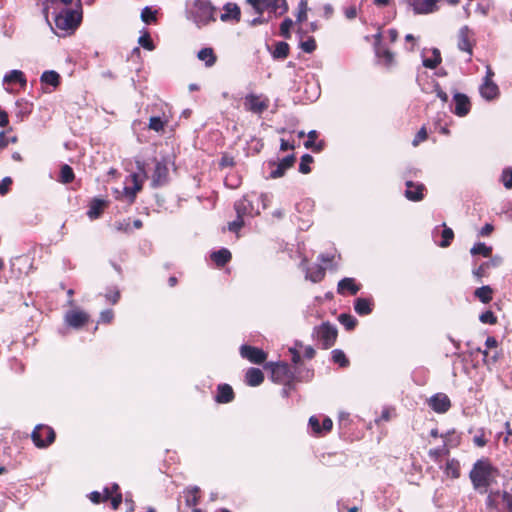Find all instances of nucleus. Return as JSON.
<instances>
[{"label": "nucleus", "instance_id": "obj_1", "mask_svg": "<svg viewBox=\"0 0 512 512\" xmlns=\"http://www.w3.org/2000/svg\"><path fill=\"white\" fill-rule=\"evenodd\" d=\"M55 27L65 34L73 33L82 22V4L50 11Z\"/></svg>", "mask_w": 512, "mask_h": 512}, {"label": "nucleus", "instance_id": "obj_2", "mask_svg": "<svg viewBox=\"0 0 512 512\" xmlns=\"http://www.w3.org/2000/svg\"><path fill=\"white\" fill-rule=\"evenodd\" d=\"M496 472L497 470L491 465L488 459L477 460L469 473L474 489L481 494L487 493L488 487L495 480Z\"/></svg>", "mask_w": 512, "mask_h": 512}, {"label": "nucleus", "instance_id": "obj_3", "mask_svg": "<svg viewBox=\"0 0 512 512\" xmlns=\"http://www.w3.org/2000/svg\"><path fill=\"white\" fill-rule=\"evenodd\" d=\"M234 209L236 211L237 218L236 220L228 223V229L235 233L244 226L245 217H253L259 213L254 207L253 201L250 199L249 195H245L241 199L237 200L234 204Z\"/></svg>", "mask_w": 512, "mask_h": 512}, {"label": "nucleus", "instance_id": "obj_4", "mask_svg": "<svg viewBox=\"0 0 512 512\" xmlns=\"http://www.w3.org/2000/svg\"><path fill=\"white\" fill-rule=\"evenodd\" d=\"M216 11L210 0H194L190 13L196 25L203 27L216 21Z\"/></svg>", "mask_w": 512, "mask_h": 512}, {"label": "nucleus", "instance_id": "obj_5", "mask_svg": "<svg viewBox=\"0 0 512 512\" xmlns=\"http://www.w3.org/2000/svg\"><path fill=\"white\" fill-rule=\"evenodd\" d=\"M312 336L320 343L322 349L327 350L335 344L338 331L331 323L324 322L321 325L314 327Z\"/></svg>", "mask_w": 512, "mask_h": 512}, {"label": "nucleus", "instance_id": "obj_6", "mask_svg": "<svg viewBox=\"0 0 512 512\" xmlns=\"http://www.w3.org/2000/svg\"><path fill=\"white\" fill-rule=\"evenodd\" d=\"M55 438L56 433L54 429L45 424L36 425L31 433V439L34 445L39 449L49 447L52 443H54Z\"/></svg>", "mask_w": 512, "mask_h": 512}, {"label": "nucleus", "instance_id": "obj_7", "mask_svg": "<svg viewBox=\"0 0 512 512\" xmlns=\"http://www.w3.org/2000/svg\"><path fill=\"white\" fill-rule=\"evenodd\" d=\"M271 380L278 384H289L294 379V372L285 362L270 363Z\"/></svg>", "mask_w": 512, "mask_h": 512}, {"label": "nucleus", "instance_id": "obj_8", "mask_svg": "<svg viewBox=\"0 0 512 512\" xmlns=\"http://www.w3.org/2000/svg\"><path fill=\"white\" fill-rule=\"evenodd\" d=\"M270 101L266 96L250 93L244 98V108L255 114H262L269 108Z\"/></svg>", "mask_w": 512, "mask_h": 512}, {"label": "nucleus", "instance_id": "obj_9", "mask_svg": "<svg viewBox=\"0 0 512 512\" xmlns=\"http://www.w3.org/2000/svg\"><path fill=\"white\" fill-rule=\"evenodd\" d=\"M416 15L433 14L439 10L440 0H405Z\"/></svg>", "mask_w": 512, "mask_h": 512}, {"label": "nucleus", "instance_id": "obj_10", "mask_svg": "<svg viewBox=\"0 0 512 512\" xmlns=\"http://www.w3.org/2000/svg\"><path fill=\"white\" fill-rule=\"evenodd\" d=\"M169 180V169L165 161L155 159V168L151 177V186L158 188L164 186Z\"/></svg>", "mask_w": 512, "mask_h": 512}, {"label": "nucleus", "instance_id": "obj_11", "mask_svg": "<svg viewBox=\"0 0 512 512\" xmlns=\"http://www.w3.org/2000/svg\"><path fill=\"white\" fill-rule=\"evenodd\" d=\"M240 355L254 364H262L267 359V353L262 349L250 345H242L240 347Z\"/></svg>", "mask_w": 512, "mask_h": 512}, {"label": "nucleus", "instance_id": "obj_12", "mask_svg": "<svg viewBox=\"0 0 512 512\" xmlns=\"http://www.w3.org/2000/svg\"><path fill=\"white\" fill-rule=\"evenodd\" d=\"M89 319V314L79 309L70 310L65 315V322L75 329H79L86 325Z\"/></svg>", "mask_w": 512, "mask_h": 512}, {"label": "nucleus", "instance_id": "obj_13", "mask_svg": "<svg viewBox=\"0 0 512 512\" xmlns=\"http://www.w3.org/2000/svg\"><path fill=\"white\" fill-rule=\"evenodd\" d=\"M429 407L436 413H446L451 408V401L444 393L433 395L428 401Z\"/></svg>", "mask_w": 512, "mask_h": 512}, {"label": "nucleus", "instance_id": "obj_14", "mask_svg": "<svg viewBox=\"0 0 512 512\" xmlns=\"http://www.w3.org/2000/svg\"><path fill=\"white\" fill-rule=\"evenodd\" d=\"M458 48L461 51L467 52L471 58L473 54L474 40L471 31L467 26L460 29L458 34Z\"/></svg>", "mask_w": 512, "mask_h": 512}, {"label": "nucleus", "instance_id": "obj_15", "mask_svg": "<svg viewBox=\"0 0 512 512\" xmlns=\"http://www.w3.org/2000/svg\"><path fill=\"white\" fill-rule=\"evenodd\" d=\"M455 102L454 114L459 117H465L471 110V102L467 95L463 93H455L453 96Z\"/></svg>", "mask_w": 512, "mask_h": 512}, {"label": "nucleus", "instance_id": "obj_16", "mask_svg": "<svg viewBox=\"0 0 512 512\" xmlns=\"http://www.w3.org/2000/svg\"><path fill=\"white\" fill-rule=\"evenodd\" d=\"M223 11L220 15L222 22L239 23L241 21V9L236 3H226L223 6Z\"/></svg>", "mask_w": 512, "mask_h": 512}, {"label": "nucleus", "instance_id": "obj_17", "mask_svg": "<svg viewBox=\"0 0 512 512\" xmlns=\"http://www.w3.org/2000/svg\"><path fill=\"white\" fill-rule=\"evenodd\" d=\"M361 289V285L354 278L345 277L337 284V293L340 295H356Z\"/></svg>", "mask_w": 512, "mask_h": 512}, {"label": "nucleus", "instance_id": "obj_18", "mask_svg": "<svg viewBox=\"0 0 512 512\" xmlns=\"http://www.w3.org/2000/svg\"><path fill=\"white\" fill-rule=\"evenodd\" d=\"M405 197L413 202L423 200L424 191L426 190L425 185L422 183H415L413 181H406Z\"/></svg>", "mask_w": 512, "mask_h": 512}, {"label": "nucleus", "instance_id": "obj_19", "mask_svg": "<svg viewBox=\"0 0 512 512\" xmlns=\"http://www.w3.org/2000/svg\"><path fill=\"white\" fill-rule=\"evenodd\" d=\"M81 3V0H45L43 3V14L46 19L49 17V12L59 10L63 7L76 6Z\"/></svg>", "mask_w": 512, "mask_h": 512}, {"label": "nucleus", "instance_id": "obj_20", "mask_svg": "<svg viewBox=\"0 0 512 512\" xmlns=\"http://www.w3.org/2000/svg\"><path fill=\"white\" fill-rule=\"evenodd\" d=\"M214 399L219 404L231 403L235 399L233 388L226 383L219 384L217 386V392Z\"/></svg>", "mask_w": 512, "mask_h": 512}, {"label": "nucleus", "instance_id": "obj_21", "mask_svg": "<svg viewBox=\"0 0 512 512\" xmlns=\"http://www.w3.org/2000/svg\"><path fill=\"white\" fill-rule=\"evenodd\" d=\"M295 162L296 157L294 154L286 156L277 164V168L270 173V177L277 179L284 176L285 172L293 167Z\"/></svg>", "mask_w": 512, "mask_h": 512}, {"label": "nucleus", "instance_id": "obj_22", "mask_svg": "<svg viewBox=\"0 0 512 512\" xmlns=\"http://www.w3.org/2000/svg\"><path fill=\"white\" fill-rule=\"evenodd\" d=\"M479 92L481 96L488 101L498 98L500 94L499 87L494 81H483Z\"/></svg>", "mask_w": 512, "mask_h": 512}, {"label": "nucleus", "instance_id": "obj_23", "mask_svg": "<svg viewBox=\"0 0 512 512\" xmlns=\"http://www.w3.org/2000/svg\"><path fill=\"white\" fill-rule=\"evenodd\" d=\"M262 3H264V11L270 10L279 16L285 14L289 9L286 0H263Z\"/></svg>", "mask_w": 512, "mask_h": 512}, {"label": "nucleus", "instance_id": "obj_24", "mask_svg": "<svg viewBox=\"0 0 512 512\" xmlns=\"http://www.w3.org/2000/svg\"><path fill=\"white\" fill-rule=\"evenodd\" d=\"M107 204L108 203L105 200L99 198L92 199L87 211L88 217L92 220L99 218L103 214Z\"/></svg>", "mask_w": 512, "mask_h": 512}, {"label": "nucleus", "instance_id": "obj_25", "mask_svg": "<svg viewBox=\"0 0 512 512\" xmlns=\"http://www.w3.org/2000/svg\"><path fill=\"white\" fill-rule=\"evenodd\" d=\"M185 504L188 507L196 508L200 502L201 490L198 486H189L184 490Z\"/></svg>", "mask_w": 512, "mask_h": 512}, {"label": "nucleus", "instance_id": "obj_26", "mask_svg": "<svg viewBox=\"0 0 512 512\" xmlns=\"http://www.w3.org/2000/svg\"><path fill=\"white\" fill-rule=\"evenodd\" d=\"M264 381V374L259 368L251 367L245 373V382L251 387H256Z\"/></svg>", "mask_w": 512, "mask_h": 512}, {"label": "nucleus", "instance_id": "obj_27", "mask_svg": "<svg viewBox=\"0 0 512 512\" xmlns=\"http://www.w3.org/2000/svg\"><path fill=\"white\" fill-rule=\"evenodd\" d=\"M373 301L368 298H357L354 302V310L360 316L369 315L372 312Z\"/></svg>", "mask_w": 512, "mask_h": 512}, {"label": "nucleus", "instance_id": "obj_28", "mask_svg": "<svg viewBox=\"0 0 512 512\" xmlns=\"http://www.w3.org/2000/svg\"><path fill=\"white\" fill-rule=\"evenodd\" d=\"M232 258L231 252L226 249L222 248L218 251H214L211 254V260L218 266L223 267L225 266Z\"/></svg>", "mask_w": 512, "mask_h": 512}, {"label": "nucleus", "instance_id": "obj_29", "mask_svg": "<svg viewBox=\"0 0 512 512\" xmlns=\"http://www.w3.org/2000/svg\"><path fill=\"white\" fill-rule=\"evenodd\" d=\"M500 258H494L489 261L483 262L478 268L473 270V275L480 281L483 277L488 276V271L491 267L498 265Z\"/></svg>", "mask_w": 512, "mask_h": 512}, {"label": "nucleus", "instance_id": "obj_30", "mask_svg": "<svg viewBox=\"0 0 512 512\" xmlns=\"http://www.w3.org/2000/svg\"><path fill=\"white\" fill-rule=\"evenodd\" d=\"M503 495L504 491L501 492L500 490L496 491H490L488 493L487 499H486V506L490 510H499V506L501 503H503Z\"/></svg>", "mask_w": 512, "mask_h": 512}, {"label": "nucleus", "instance_id": "obj_31", "mask_svg": "<svg viewBox=\"0 0 512 512\" xmlns=\"http://www.w3.org/2000/svg\"><path fill=\"white\" fill-rule=\"evenodd\" d=\"M444 473L452 479H458L461 475V467L459 461L454 458L447 460Z\"/></svg>", "mask_w": 512, "mask_h": 512}, {"label": "nucleus", "instance_id": "obj_32", "mask_svg": "<svg viewBox=\"0 0 512 512\" xmlns=\"http://www.w3.org/2000/svg\"><path fill=\"white\" fill-rule=\"evenodd\" d=\"M137 167H138L140 173H132L129 176V178H130L131 182L133 183L132 187L139 186V187H141V190H142L144 181L147 178V173H146L143 163L137 162Z\"/></svg>", "mask_w": 512, "mask_h": 512}, {"label": "nucleus", "instance_id": "obj_33", "mask_svg": "<svg viewBox=\"0 0 512 512\" xmlns=\"http://www.w3.org/2000/svg\"><path fill=\"white\" fill-rule=\"evenodd\" d=\"M4 82L8 84L19 83L22 87L26 86L25 74L20 70H12L4 76Z\"/></svg>", "mask_w": 512, "mask_h": 512}, {"label": "nucleus", "instance_id": "obj_34", "mask_svg": "<svg viewBox=\"0 0 512 512\" xmlns=\"http://www.w3.org/2000/svg\"><path fill=\"white\" fill-rule=\"evenodd\" d=\"M474 296L482 303L488 304L493 299V289L488 285L479 287L474 291Z\"/></svg>", "mask_w": 512, "mask_h": 512}, {"label": "nucleus", "instance_id": "obj_35", "mask_svg": "<svg viewBox=\"0 0 512 512\" xmlns=\"http://www.w3.org/2000/svg\"><path fill=\"white\" fill-rule=\"evenodd\" d=\"M198 58L204 61L207 67L213 66L217 60L214 50L210 47L202 48L198 52Z\"/></svg>", "mask_w": 512, "mask_h": 512}, {"label": "nucleus", "instance_id": "obj_36", "mask_svg": "<svg viewBox=\"0 0 512 512\" xmlns=\"http://www.w3.org/2000/svg\"><path fill=\"white\" fill-rule=\"evenodd\" d=\"M290 46L287 42H277L272 52L274 59L284 60L289 56Z\"/></svg>", "mask_w": 512, "mask_h": 512}, {"label": "nucleus", "instance_id": "obj_37", "mask_svg": "<svg viewBox=\"0 0 512 512\" xmlns=\"http://www.w3.org/2000/svg\"><path fill=\"white\" fill-rule=\"evenodd\" d=\"M75 179V174L71 166L63 164L60 168L58 181L62 184H69Z\"/></svg>", "mask_w": 512, "mask_h": 512}, {"label": "nucleus", "instance_id": "obj_38", "mask_svg": "<svg viewBox=\"0 0 512 512\" xmlns=\"http://www.w3.org/2000/svg\"><path fill=\"white\" fill-rule=\"evenodd\" d=\"M326 275V270L321 265L311 267L307 272V277L314 283L321 282Z\"/></svg>", "mask_w": 512, "mask_h": 512}, {"label": "nucleus", "instance_id": "obj_39", "mask_svg": "<svg viewBox=\"0 0 512 512\" xmlns=\"http://www.w3.org/2000/svg\"><path fill=\"white\" fill-rule=\"evenodd\" d=\"M450 448L449 445L445 442L441 447L430 449L428 451V456L434 461V462H440L441 458L443 456L449 455Z\"/></svg>", "mask_w": 512, "mask_h": 512}, {"label": "nucleus", "instance_id": "obj_40", "mask_svg": "<svg viewBox=\"0 0 512 512\" xmlns=\"http://www.w3.org/2000/svg\"><path fill=\"white\" fill-rule=\"evenodd\" d=\"M41 82L53 87H57L60 85V75L53 70L45 71L41 75Z\"/></svg>", "mask_w": 512, "mask_h": 512}, {"label": "nucleus", "instance_id": "obj_41", "mask_svg": "<svg viewBox=\"0 0 512 512\" xmlns=\"http://www.w3.org/2000/svg\"><path fill=\"white\" fill-rule=\"evenodd\" d=\"M375 53L378 58L382 59L384 64L390 66L394 62V53L383 46H377Z\"/></svg>", "mask_w": 512, "mask_h": 512}, {"label": "nucleus", "instance_id": "obj_42", "mask_svg": "<svg viewBox=\"0 0 512 512\" xmlns=\"http://www.w3.org/2000/svg\"><path fill=\"white\" fill-rule=\"evenodd\" d=\"M441 61H442V58H441L440 51L435 48L432 51V57L425 58L423 60V65L426 68L435 69L440 65Z\"/></svg>", "mask_w": 512, "mask_h": 512}, {"label": "nucleus", "instance_id": "obj_43", "mask_svg": "<svg viewBox=\"0 0 512 512\" xmlns=\"http://www.w3.org/2000/svg\"><path fill=\"white\" fill-rule=\"evenodd\" d=\"M338 321L345 327L346 330L352 331L355 329L358 321L351 314L342 313L338 316Z\"/></svg>", "mask_w": 512, "mask_h": 512}, {"label": "nucleus", "instance_id": "obj_44", "mask_svg": "<svg viewBox=\"0 0 512 512\" xmlns=\"http://www.w3.org/2000/svg\"><path fill=\"white\" fill-rule=\"evenodd\" d=\"M332 361L335 364H338L341 368H346L349 366L350 361L346 357L345 353L340 349H335L331 352Z\"/></svg>", "mask_w": 512, "mask_h": 512}, {"label": "nucleus", "instance_id": "obj_45", "mask_svg": "<svg viewBox=\"0 0 512 512\" xmlns=\"http://www.w3.org/2000/svg\"><path fill=\"white\" fill-rule=\"evenodd\" d=\"M167 123H168L167 119H162L161 117H158V116H152L149 119L148 128L155 132H163Z\"/></svg>", "mask_w": 512, "mask_h": 512}, {"label": "nucleus", "instance_id": "obj_46", "mask_svg": "<svg viewBox=\"0 0 512 512\" xmlns=\"http://www.w3.org/2000/svg\"><path fill=\"white\" fill-rule=\"evenodd\" d=\"M472 255H482L483 257H490L492 255V247L487 246L485 243H476L471 249Z\"/></svg>", "mask_w": 512, "mask_h": 512}, {"label": "nucleus", "instance_id": "obj_47", "mask_svg": "<svg viewBox=\"0 0 512 512\" xmlns=\"http://www.w3.org/2000/svg\"><path fill=\"white\" fill-rule=\"evenodd\" d=\"M443 231H442V240L439 243V246L442 248H446L450 246L452 240L454 239V232L451 228L447 227L446 224H443Z\"/></svg>", "mask_w": 512, "mask_h": 512}, {"label": "nucleus", "instance_id": "obj_48", "mask_svg": "<svg viewBox=\"0 0 512 512\" xmlns=\"http://www.w3.org/2000/svg\"><path fill=\"white\" fill-rule=\"evenodd\" d=\"M308 2L307 0H301L298 4L297 14H296V22L303 23L307 20L308 13Z\"/></svg>", "mask_w": 512, "mask_h": 512}, {"label": "nucleus", "instance_id": "obj_49", "mask_svg": "<svg viewBox=\"0 0 512 512\" xmlns=\"http://www.w3.org/2000/svg\"><path fill=\"white\" fill-rule=\"evenodd\" d=\"M314 159L310 154H304L301 157L299 164V172L302 174H308L311 172L310 164L313 163Z\"/></svg>", "mask_w": 512, "mask_h": 512}, {"label": "nucleus", "instance_id": "obj_50", "mask_svg": "<svg viewBox=\"0 0 512 512\" xmlns=\"http://www.w3.org/2000/svg\"><path fill=\"white\" fill-rule=\"evenodd\" d=\"M396 416V409L394 407H385L378 419L375 420L376 425H380L382 421L388 422Z\"/></svg>", "mask_w": 512, "mask_h": 512}, {"label": "nucleus", "instance_id": "obj_51", "mask_svg": "<svg viewBox=\"0 0 512 512\" xmlns=\"http://www.w3.org/2000/svg\"><path fill=\"white\" fill-rule=\"evenodd\" d=\"M156 13L150 7H145L141 12V20L146 24L155 23L157 21Z\"/></svg>", "mask_w": 512, "mask_h": 512}, {"label": "nucleus", "instance_id": "obj_52", "mask_svg": "<svg viewBox=\"0 0 512 512\" xmlns=\"http://www.w3.org/2000/svg\"><path fill=\"white\" fill-rule=\"evenodd\" d=\"M293 26V21L291 18H285L280 24V35L285 39L291 38V27Z\"/></svg>", "mask_w": 512, "mask_h": 512}, {"label": "nucleus", "instance_id": "obj_53", "mask_svg": "<svg viewBox=\"0 0 512 512\" xmlns=\"http://www.w3.org/2000/svg\"><path fill=\"white\" fill-rule=\"evenodd\" d=\"M473 443L477 447H484L488 443V439L486 438V432L484 428H480L476 431V434L473 437Z\"/></svg>", "mask_w": 512, "mask_h": 512}, {"label": "nucleus", "instance_id": "obj_54", "mask_svg": "<svg viewBox=\"0 0 512 512\" xmlns=\"http://www.w3.org/2000/svg\"><path fill=\"white\" fill-rule=\"evenodd\" d=\"M138 43L148 51H152L155 49L153 40L151 39L150 34L147 31H145L144 34L139 37Z\"/></svg>", "mask_w": 512, "mask_h": 512}, {"label": "nucleus", "instance_id": "obj_55", "mask_svg": "<svg viewBox=\"0 0 512 512\" xmlns=\"http://www.w3.org/2000/svg\"><path fill=\"white\" fill-rule=\"evenodd\" d=\"M299 46L305 53L309 54L313 53L317 48L316 40L312 36L308 37L305 41H301Z\"/></svg>", "mask_w": 512, "mask_h": 512}, {"label": "nucleus", "instance_id": "obj_56", "mask_svg": "<svg viewBox=\"0 0 512 512\" xmlns=\"http://www.w3.org/2000/svg\"><path fill=\"white\" fill-rule=\"evenodd\" d=\"M309 426L315 435H323L322 424H320V420L317 416L313 415L309 418Z\"/></svg>", "mask_w": 512, "mask_h": 512}, {"label": "nucleus", "instance_id": "obj_57", "mask_svg": "<svg viewBox=\"0 0 512 512\" xmlns=\"http://www.w3.org/2000/svg\"><path fill=\"white\" fill-rule=\"evenodd\" d=\"M141 191V187H124V194L127 197L128 203L133 204L136 200L137 194Z\"/></svg>", "mask_w": 512, "mask_h": 512}, {"label": "nucleus", "instance_id": "obj_58", "mask_svg": "<svg viewBox=\"0 0 512 512\" xmlns=\"http://www.w3.org/2000/svg\"><path fill=\"white\" fill-rule=\"evenodd\" d=\"M479 320L484 324L495 325L497 323V317L495 314L488 310L479 316Z\"/></svg>", "mask_w": 512, "mask_h": 512}, {"label": "nucleus", "instance_id": "obj_59", "mask_svg": "<svg viewBox=\"0 0 512 512\" xmlns=\"http://www.w3.org/2000/svg\"><path fill=\"white\" fill-rule=\"evenodd\" d=\"M235 164H236V162L232 155H230L228 153L222 154L220 161H219L220 168L234 167Z\"/></svg>", "mask_w": 512, "mask_h": 512}, {"label": "nucleus", "instance_id": "obj_60", "mask_svg": "<svg viewBox=\"0 0 512 512\" xmlns=\"http://www.w3.org/2000/svg\"><path fill=\"white\" fill-rule=\"evenodd\" d=\"M501 181L506 189L512 188V168H506L503 170Z\"/></svg>", "mask_w": 512, "mask_h": 512}, {"label": "nucleus", "instance_id": "obj_61", "mask_svg": "<svg viewBox=\"0 0 512 512\" xmlns=\"http://www.w3.org/2000/svg\"><path fill=\"white\" fill-rule=\"evenodd\" d=\"M427 138H428L427 130H426V127L423 126L415 135V137L412 141V145L414 147H417L420 143L424 142Z\"/></svg>", "mask_w": 512, "mask_h": 512}, {"label": "nucleus", "instance_id": "obj_62", "mask_svg": "<svg viewBox=\"0 0 512 512\" xmlns=\"http://www.w3.org/2000/svg\"><path fill=\"white\" fill-rule=\"evenodd\" d=\"M114 319V311L112 309H106L100 313L99 322L104 324H110Z\"/></svg>", "mask_w": 512, "mask_h": 512}, {"label": "nucleus", "instance_id": "obj_63", "mask_svg": "<svg viewBox=\"0 0 512 512\" xmlns=\"http://www.w3.org/2000/svg\"><path fill=\"white\" fill-rule=\"evenodd\" d=\"M308 139L304 142V147L307 149H310L311 147H314V144L316 143L315 140L318 137V133L316 130H311L307 134Z\"/></svg>", "mask_w": 512, "mask_h": 512}, {"label": "nucleus", "instance_id": "obj_64", "mask_svg": "<svg viewBox=\"0 0 512 512\" xmlns=\"http://www.w3.org/2000/svg\"><path fill=\"white\" fill-rule=\"evenodd\" d=\"M502 502L505 504L507 512H512V495L504 491Z\"/></svg>", "mask_w": 512, "mask_h": 512}]
</instances>
